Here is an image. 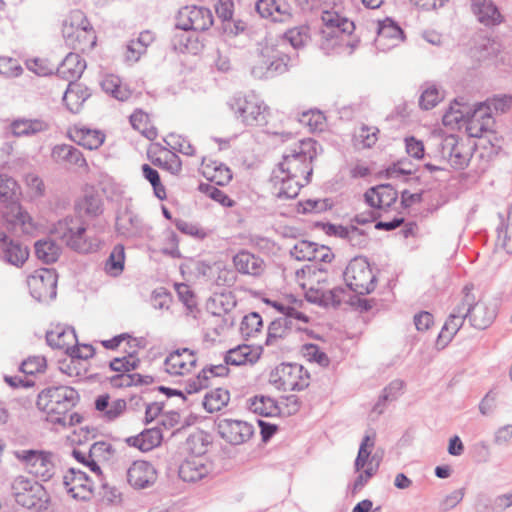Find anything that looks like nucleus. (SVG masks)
Masks as SVG:
<instances>
[{
	"mask_svg": "<svg viewBox=\"0 0 512 512\" xmlns=\"http://www.w3.org/2000/svg\"><path fill=\"white\" fill-rule=\"evenodd\" d=\"M10 132L15 137H31L49 129V123L43 119L19 117L10 123Z\"/></svg>",
	"mask_w": 512,
	"mask_h": 512,
	"instance_id": "bb28decb",
	"label": "nucleus"
},
{
	"mask_svg": "<svg viewBox=\"0 0 512 512\" xmlns=\"http://www.w3.org/2000/svg\"><path fill=\"white\" fill-rule=\"evenodd\" d=\"M90 95L91 93L86 86L70 81L64 92L63 102L70 112L78 113Z\"/></svg>",
	"mask_w": 512,
	"mask_h": 512,
	"instance_id": "7c9ffc66",
	"label": "nucleus"
},
{
	"mask_svg": "<svg viewBox=\"0 0 512 512\" xmlns=\"http://www.w3.org/2000/svg\"><path fill=\"white\" fill-rule=\"evenodd\" d=\"M271 21L273 22H288L292 18V7L285 0H279L276 11L272 12Z\"/></svg>",
	"mask_w": 512,
	"mask_h": 512,
	"instance_id": "69168bd1",
	"label": "nucleus"
},
{
	"mask_svg": "<svg viewBox=\"0 0 512 512\" xmlns=\"http://www.w3.org/2000/svg\"><path fill=\"white\" fill-rule=\"evenodd\" d=\"M267 303L271 304L277 311L283 314L281 318H287L291 320V322L297 320L303 323H307L309 320L304 313L297 311L290 305H286L278 301H267Z\"/></svg>",
	"mask_w": 512,
	"mask_h": 512,
	"instance_id": "6e6d98bb",
	"label": "nucleus"
},
{
	"mask_svg": "<svg viewBox=\"0 0 512 512\" xmlns=\"http://www.w3.org/2000/svg\"><path fill=\"white\" fill-rule=\"evenodd\" d=\"M28 287L31 296L37 301L52 300L57 294V274L48 268L37 270L28 278Z\"/></svg>",
	"mask_w": 512,
	"mask_h": 512,
	"instance_id": "a211bd4d",
	"label": "nucleus"
},
{
	"mask_svg": "<svg viewBox=\"0 0 512 512\" xmlns=\"http://www.w3.org/2000/svg\"><path fill=\"white\" fill-rule=\"evenodd\" d=\"M403 388V382L401 380H394L388 386H386L382 394L379 396L377 403L373 407V412L380 415L384 412L386 402L396 400Z\"/></svg>",
	"mask_w": 512,
	"mask_h": 512,
	"instance_id": "79ce46f5",
	"label": "nucleus"
},
{
	"mask_svg": "<svg viewBox=\"0 0 512 512\" xmlns=\"http://www.w3.org/2000/svg\"><path fill=\"white\" fill-rule=\"evenodd\" d=\"M78 206L81 211L91 217L101 214L103 210L101 199L96 195H86Z\"/></svg>",
	"mask_w": 512,
	"mask_h": 512,
	"instance_id": "4d7b16f0",
	"label": "nucleus"
},
{
	"mask_svg": "<svg viewBox=\"0 0 512 512\" xmlns=\"http://www.w3.org/2000/svg\"><path fill=\"white\" fill-rule=\"evenodd\" d=\"M403 39L402 29L390 18L379 23L376 46L380 49H389L396 46Z\"/></svg>",
	"mask_w": 512,
	"mask_h": 512,
	"instance_id": "a878e982",
	"label": "nucleus"
},
{
	"mask_svg": "<svg viewBox=\"0 0 512 512\" xmlns=\"http://www.w3.org/2000/svg\"><path fill=\"white\" fill-rule=\"evenodd\" d=\"M378 203L380 207H391L398 198V193L391 184H381L376 186Z\"/></svg>",
	"mask_w": 512,
	"mask_h": 512,
	"instance_id": "5fc2aeb1",
	"label": "nucleus"
},
{
	"mask_svg": "<svg viewBox=\"0 0 512 512\" xmlns=\"http://www.w3.org/2000/svg\"><path fill=\"white\" fill-rule=\"evenodd\" d=\"M294 322L287 318H277L272 321L267 330L266 345L279 347L281 342L290 334Z\"/></svg>",
	"mask_w": 512,
	"mask_h": 512,
	"instance_id": "f704fd0d",
	"label": "nucleus"
},
{
	"mask_svg": "<svg viewBox=\"0 0 512 512\" xmlns=\"http://www.w3.org/2000/svg\"><path fill=\"white\" fill-rule=\"evenodd\" d=\"M164 142L173 150L182 153L187 156H193L195 154V148L190 143V141L181 136L174 133L169 134Z\"/></svg>",
	"mask_w": 512,
	"mask_h": 512,
	"instance_id": "3c124183",
	"label": "nucleus"
},
{
	"mask_svg": "<svg viewBox=\"0 0 512 512\" xmlns=\"http://www.w3.org/2000/svg\"><path fill=\"white\" fill-rule=\"evenodd\" d=\"M248 408L253 413L264 417H272L280 414V407L277 402L273 398L263 395L250 398Z\"/></svg>",
	"mask_w": 512,
	"mask_h": 512,
	"instance_id": "e433bc0d",
	"label": "nucleus"
},
{
	"mask_svg": "<svg viewBox=\"0 0 512 512\" xmlns=\"http://www.w3.org/2000/svg\"><path fill=\"white\" fill-rule=\"evenodd\" d=\"M229 400L230 393L228 390L223 388H215L206 393L203 400V406L209 413H213L225 407Z\"/></svg>",
	"mask_w": 512,
	"mask_h": 512,
	"instance_id": "ea45409f",
	"label": "nucleus"
},
{
	"mask_svg": "<svg viewBox=\"0 0 512 512\" xmlns=\"http://www.w3.org/2000/svg\"><path fill=\"white\" fill-rule=\"evenodd\" d=\"M51 234L79 253H91L99 248L98 239L88 235L85 224L78 217L59 220L54 224Z\"/></svg>",
	"mask_w": 512,
	"mask_h": 512,
	"instance_id": "423d86ee",
	"label": "nucleus"
},
{
	"mask_svg": "<svg viewBox=\"0 0 512 512\" xmlns=\"http://www.w3.org/2000/svg\"><path fill=\"white\" fill-rule=\"evenodd\" d=\"M290 254L298 261H317L318 244L307 240L299 241L293 246Z\"/></svg>",
	"mask_w": 512,
	"mask_h": 512,
	"instance_id": "37998d69",
	"label": "nucleus"
},
{
	"mask_svg": "<svg viewBox=\"0 0 512 512\" xmlns=\"http://www.w3.org/2000/svg\"><path fill=\"white\" fill-rule=\"evenodd\" d=\"M464 146L459 143L456 135L450 134L443 138L440 152L444 159L456 169H463L468 165L469 155L463 152Z\"/></svg>",
	"mask_w": 512,
	"mask_h": 512,
	"instance_id": "5701e85b",
	"label": "nucleus"
},
{
	"mask_svg": "<svg viewBox=\"0 0 512 512\" xmlns=\"http://www.w3.org/2000/svg\"><path fill=\"white\" fill-rule=\"evenodd\" d=\"M127 482L134 489H145L157 479L155 467L147 461H134L126 472Z\"/></svg>",
	"mask_w": 512,
	"mask_h": 512,
	"instance_id": "aec40b11",
	"label": "nucleus"
},
{
	"mask_svg": "<svg viewBox=\"0 0 512 512\" xmlns=\"http://www.w3.org/2000/svg\"><path fill=\"white\" fill-rule=\"evenodd\" d=\"M199 190L223 206L231 207L234 204L233 200L230 199L222 190L211 184L202 183L199 186Z\"/></svg>",
	"mask_w": 512,
	"mask_h": 512,
	"instance_id": "bf43d9fd",
	"label": "nucleus"
},
{
	"mask_svg": "<svg viewBox=\"0 0 512 512\" xmlns=\"http://www.w3.org/2000/svg\"><path fill=\"white\" fill-rule=\"evenodd\" d=\"M61 248L50 239L39 240L35 243V254L43 263L50 264L57 261Z\"/></svg>",
	"mask_w": 512,
	"mask_h": 512,
	"instance_id": "58836bf2",
	"label": "nucleus"
},
{
	"mask_svg": "<svg viewBox=\"0 0 512 512\" xmlns=\"http://www.w3.org/2000/svg\"><path fill=\"white\" fill-rule=\"evenodd\" d=\"M46 341L52 348L64 350L70 357L86 360L93 357L95 349L90 344H83L87 353H80V346L77 344V336L72 327L57 326L54 330L46 333Z\"/></svg>",
	"mask_w": 512,
	"mask_h": 512,
	"instance_id": "ddd939ff",
	"label": "nucleus"
},
{
	"mask_svg": "<svg viewBox=\"0 0 512 512\" xmlns=\"http://www.w3.org/2000/svg\"><path fill=\"white\" fill-rule=\"evenodd\" d=\"M19 185L7 174H0V203L5 205L2 216L15 232L29 234L33 231L34 225L29 214L22 209L18 203Z\"/></svg>",
	"mask_w": 512,
	"mask_h": 512,
	"instance_id": "20e7f679",
	"label": "nucleus"
},
{
	"mask_svg": "<svg viewBox=\"0 0 512 512\" xmlns=\"http://www.w3.org/2000/svg\"><path fill=\"white\" fill-rule=\"evenodd\" d=\"M88 453L89 457L96 458L102 462H107L113 458L115 449L108 442L98 441L91 445Z\"/></svg>",
	"mask_w": 512,
	"mask_h": 512,
	"instance_id": "864d4df0",
	"label": "nucleus"
},
{
	"mask_svg": "<svg viewBox=\"0 0 512 512\" xmlns=\"http://www.w3.org/2000/svg\"><path fill=\"white\" fill-rule=\"evenodd\" d=\"M303 353L310 362H316L322 367H327L330 363L328 356L316 344H306Z\"/></svg>",
	"mask_w": 512,
	"mask_h": 512,
	"instance_id": "052dcab7",
	"label": "nucleus"
},
{
	"mask_svg": "<svg viewBox=\"0 0 512 512\" xmlns=\"http://www.w3.org/2000/svg\"><path fill=\"white\" fill-rule=\"evenodd\" d=\"M211 464L204 456H189L179 467V477L185 482H196L206 477Z\"/></svg>",
	"mask_w": 512,
	"mask_h": 512,
	"instance_id": "b1692460",
	"label": "nucleus"
},
{
	"mask_svg": "<svg viewBox=\"0 0 512 512\" xmlns=\"http://www.w3.org/2000/svg\"><path fill=\"white\" fill-rule=\"evenodd\" d=\"M375 445V435H365L360 443L357 457L354 462L356 472H360L365 466H369L372 449Z\"/></svg>",
	"mask_w": 512,
	"mask_h": 512,
	"instance_id": "c03bdc74",
	"label": "nucleus"
},
{
	"mask_svg": "<svg viewBox=\"0 0 512 512\" xmlns=\"http://www.w3.org/2000/svg\"><path fill=\"white\" fill-rule=\"evenodd\" d=\"M463 98L455 99L443 115L445 125L464 122L466 130L471 137L480 138L493 125L492 108L504 113L512 106V96H496L486 102L476 103L473 106L464 103Z\"/></svg>",
	"mask_w": 512,
	"mask_h": 512,
	"instance_id": "f03ea898",
	"label": "nucleus"
},
{
	"mask_svg": "<svg viewBox=\"0 0 512 512\" xmlns=\"http://www.w3.org/2000/svg\"><path fill=\"white\" fill-rule=\"evenodd\" d=\"M162 439L161 430L155 427L146 429L136 436L126 438V443L129 446L138 448L142 452H148L159 446Z\"/></svg>",
	"mask_w": 512,
	"mask_h": 512,
	"instance_id": "2f4dec72",
	"label": "nucleus"
},
{
	"mask_svg": "<svg viewBox=\"0 0 512 512\" xmlns=\"http://www.w3.org/2000/svg\"><path fill=\"white\" fill-rule=\"evenodd\" d=\"M227 105L236 119L246 126H257L265 122L266 105L253 92L236 93L227 101Z\"/></svg>",
	"mask_w": 512,
	"mask_h": 512,
	"instance_id": "6e6552de",
	"label": "nucleus"
},
{
	"mask_svg": "<svg viewBox=\"0 0 512 512\" xmlns=\"http://www.w3.org/2000/svg\"><path fill=\"white\" fill-rule=\"evenodd\" d=\"M210 9L203 6H185L176 16L175 28L184 31H206L213 25Z\"/></svg>",
	"mask_w": 512,
	"mask_h": 512,
	"instance_id": "dca6fc26",
	"label": "nucleus"
},
{
	"mask_svg": "<svg viewBox=\"0 0 512 512\" xmlns=\"http://www.w3.org/2000/svg\"><path fill=\"white\" fill-rule=\"evenodd\" d=\"M283 45L274 41L261 44L257 63L251 69L255 78H271L288 70L292 58L282 49Z\"/></svg>",
	"mask_w": 512,
	"mask_h": 512,
	"instance_id": "0eeeda50",
	"label": "nucleus"
},
{
	"mask_svg": "<svg viewBox=\"0 0 512 512\" xmlns=\"http://www.w3.org/2000/svg\"><path fill=\"white\" fill-rule=\"evenodd\" d=\"M441 100L439 90L435 86L427 87L419 98V105L424 110H430Z\"/></svg>",
	"mask_w": 512,
	"mask_h": 512,
	"instance_id": "680f3d73",
	"label": "nucleus"
},
{
	"mask_svg": "<svg viewBox=\"0 0 512 512\" xmlns=\"http://www.w3.org/2000/svg\"><path fill=\"white\" fill-rule=\"evenodd\" d=\"M28 256L29 251L27 247L10 239L4 232L0 231V259L20 267L28 259Z\"/></svg>",
	"mask_w": 512,
	"mask_h": 512,
	"instance_id": "393cba45",
	"label": "nucleus"
},
{
	"mask_svg": "<svg viewBox=\"0 0 512 512\" xmlns=\"http://www.w3.org/2000/svg\"><path fill=\"white\" fill-rule=\"evenodd\" d=\"M86 68V62L77 53H68L57 67V75L68 81L76 82Z\"/></svg>",
	"mask_w": 512,
	"mask_h": 512,
	"instance_id": "c756f323",
	"label": "nucleus"
},
{
	"mask_svg": "<svg viewBox=\"0 0 512 512\" xmlns=\"http://www.w3.org/2000/svg\"><path fill=\"white\" fill-rule=\"evenodd\" d=\"M75 17L80 18L81 22L76 27L73 23H64L63 37L68 46L75 50L85 52L91 50L96 45V35L93 28L86 18L80 12L75 14Z\"/></svg>",
	"mask_w": 512,
	"mask_h": 512,
	"instance_id": "2eb2a0df",
	"label": "nucleus"
},
{
	"mask_svg": "<svg viewBox=\"0 0 512 512\" xmlns=\"http://www.w3.org/2000/svg\"><path fill=\"white\" fill-rule=\"evenodd\" d=\"M512 507V490L492 498V512H504Z\"/></svg>",
	"mask_w": 512,
	"mask_h": 512,
	"instance_id": "774afa93",
	"label": "nucleus"
},
{
	"mask_svg": "<svg viewBox=\"0 0 512 512\" xmlns=\"http://www.w3.org/2000/svg\"><path fill=\"white\" fill-rule=\"evenodd\" d=\"M323 28L320 33V49L326 54L351 55L359 44L353 32L355 24L337 12L322 14Z\"/></svg>",
	"mask_w": 512,
	"mask_h": 512,
	"instance_id": "7ed1b4c3",
	"label": "nucleus"
},
{
	"mask_svg": "<svg viewBox=\"0 0 512 512\" xmlns=\"http://www.w3.org/2000/svg\"><path fill=\"white\" fill-rule=\"evenodd\" d=\"M140 360L133 359L132 355L116 357L110 361L109 367L112 371L119 373H131L139 367Z\"/></svg>",
	"mask_w": 512,
	"mask_h": 512,
	"instance_id": "603ef678",
	"label": "nucleus"
},
{
	"mask_svg": "<svg viewBox=\"0 0 512 512\" xmlns=\"http://www.w3.org/2000/svg\"><path fill=\"white\" fill-rule=\"evenodd\" d=\"M144 178L150 182L153 187L155 196L163 200L166 198V190L162 185L159 173L156 169L152 168L148 164H143L141 167Z\"/></svg>",
	"mask_w": 512,
	"mask_h": 512,
	"instance_id": "8fccbe9b",
	"label": "nucleus"
},
{
	"mask_svg": "<svg viewBox=\"0 0 512 512\" xmlns=\"http://www.w3.org/2000/svg\"><path fill=\"white\" fill-rule=\"evenodd\" d=\"M209 445V436L203 431L192 433L186 440L187 450L191 456H203Z\"/></svg>",
	"mask_w": 512,
	"mask_h": 512,
	"instance_id": "a18cd8bd",
	"label": "nucleus"
},
{
	"mask_svg": "<svg viewBox=\"0 0 512 512\" xmlns=\"http://www.w3.org/2000/svg\"><path fill=\"white\" fill-rule=\"evenodd\" d=\"M466 318H463L460 314H451L448 316V319L444 323L441 332L437 338V346L444 348L454 337V335L459 331V329L464 324Z\"/></svg>",
	"mask_w": 512,
	"mask_h": 512,
	"instance_id": "4c0bfd02",
	"label": "nucleus"
},
{
	"mask_svg": "<svg viewBox=\"0 0 512 512\" xmlns=\"http://www.w3.org/2000/svg\"><path fill=\"white\" fill-rule=\"evenodd\" d=\"M263 326L261 316L257 312L245 315L241 321L240 332L243 337H254Z\"/></svg>",
	"mask_w": 512,
	"mask_h": 512,
	"instance_id": "de8ad7c7",
	"label": "nucleus"
},
{
	"mask_svg": "<svg viewBox=\"0 0 512 512\" xmlns=\"http://www.w3.org/2000/svg\"><path fill=\"white\" fill-rule=\"evenodd\" d=\"M316 141L304 139L283 155V160L272 172V193L279 200L298 196L302 186L310 181L311 162L316 157Z\"/></svg>",
	"mask_w": 512,
	"mask_h": 512,
	"instance_id": "f257e3e1",
	"label": "nucleus"
},
{
	"mask_svg": "<svg viewBox=\"0 0 512 512\" xmlns=\"http://www.w3.org/2000/svg\"><path fill=\"white\" fill-rule=\"evenodd\" d=\"M197 363L195 352L189 348L171 352L164 361L165 371L171 375H184L192 371Z\"/></svg>",
	"mask_w": 512,
	"mask_h": 512,
	"instance_id": "4be33fe9",
	"label": "nucleus"
},
{
	"mask_svg": "<svg viewBox=\"0 0 512 512\" xmlns=\"http://www.w3.org/2000/svg\"><path fill=\"white\" fill-rule=\"evenodd\" d=\"M309 373L297 363H281L271 373L269 381L283 391H301L309 386Z\"/></svg>",
	"mask_w": 512,
	"mask_h": 512,
	"instance_id": "f8f14e48",
	"label": "nucleus"
},
{
	"mask_svg": "<svg viewBox=\"0 0 512 512\" xmlns=\"http://www.w3.org/2000/svg\"><path fill=\"white\" fill-rule=\"evenodd\" d=\"M66 491L79 500H89L98 488L99 482L90 478L85 472L71 468L63 477Z\"/></svg>",
	"mask_w": 512,
	"mask_h": 512,
	"instance_id": "f3484780",
	"label": "nucleus"
},
{
	"mask_svg": "<svg viewBox=\"0 0 512 512\" xmlns=\"http://www.w3.org/2000/svg\"><path fill=\"white\" fill-rule=\"evenodd\" d=\"M322 229L326 235L346 240L353 247L363 248L369 241L367 233L354 224L343 226L325 223L322 225Z\"/></svg>",
	"mask_w": 512,
	"mask_h": 512,
	"instance_id": "412c9836",
	"label": "nucleus"
},
{
	"mask_svg": "<svg viewBox=\"0 0 512 512\" xmlns=\"http://www.w3.org/2000/svg\"><path fill=\"white\" fill-rule=\"evenodd\" d=\"M125 251L124 246L117 244L113 247L105 264V269L111 275H118L124 268Z\"/></svg>",
	"mask_w": 512,
	"mask_h": 512,
	"instance_id": "49530a36",
	"label": "nucleus"
},
{
	"mask_svg": "<svg viewBox=\"0 0 512 512\" xmlns=\"http://www.w3.org/2000/svg\"><path fill=\"white\" fill-rule=\"evenodd\" d=\"M344 280L349 290L359 295L369 294L376 287V276L373 274L365 257H355L344 271Z\"/></svg>",
	"mask_w": 512,
	"mask_h": 512,
	"instance_id": "9d476101",
	"label": "nucleus"
},
{
	"mask_svg": "<svg viewBox=\"0 0 512 512\" xmlns=\"http://www.w3.org/2000/svg\"><path fill=\"white\" fill-rule=\"evenodd\" d=\"M79 401L78 392L69 386H51L42 390L36 405L46 413V420L52 424L65 423L67 414Z\"/></svg>",
	"mask_w": 512,
	"mask_h": 512,
	"instance_id": "39448f33",
	"label": "nucleus"
},
{
	"mask_svg": "<svg viewBox=\"0 0 512 512\" xmlns=\"http://www.w3.org/2000/svg\"><path fill=\"white\" fill-rule=\"evenodd\" d=\"M23 68L17 59L11 57H0V74L6 77H17L21 75Z\"/></svg>",
	"mask_w": 512,
	"mask_h": 512,
	"instance_id": "e2e57ef3",
	"label": "nucleus"
},
{
	"mask_svg": "<svg viewBox=\"0 0 512 512\" xmlns=\"http://www.w3.org/2000/svg\"><path fill=\"white\" fill-rule=\"evenodd\" d=\"M473 285H465L462 292L464 297L457 306L454 307L451 314H460L463 318H468L467 310L475 303V296L472 294Z\"/></svg>",
	"mask_w": 512,
	"mask_h": 512,
	"instance_id": "13d9d810",
	"label": "nucleus"
},
{
	"mask_svg": "<svg viewBox=\"0 0 512 512\" xmlns=\"http://www.w3.org/2000/svg\"><path fill=\"white\" fill-rule=\"evenodd\" d=\"M71 137L77 144L89 150L98 149L105 139L102 132L85 127L75 129Z\"/></svg>",
	"mask_w": 512,
	"mask_h": 512,
	"instance_id": "c9c22d12",
	"label": "nucleus"
},
{
	"mask_svg": "<svg viewBox=\"0 0 512 512\" xmlns=\"http://www.w3.org/2000/svg\"><path fill=\"white\" fill-rule=\"evenodd\" d=\"M250 356V347L247 345H243L227 351L224 356V361L226 362V364H230L233 366H241L246 364L247 362H252Z\"/></svg>",
	"mask_w": 512,
	"mask_h": 512,
	"instance_id": "09e8293b",
	"label": "nucleus"
},
{
	"mask_svg": "<svg viewBox=\"0 0 512 512\" xmlns=\"http://www.w3.org/2000/svg\"><path fill=\"white\" fill-rule=\"evenodd\" d=\"M147 122L148 115L142 111H136L130 116V123L132 127L140 131L148 139H153L156 136V132L154 130L146 131Z\"/></svg>",
	"mask_w": 512,
	"mask_h": 512,
	"instance_id": "0e129e2a",
	"label": "nucleus"
},
{
	"mask_svg": "<svg viewBox=\"0 0 512 512\" xmlns=\"http://www.w3.org/2000/svg\"><path fill=\"white\" fill-rule=\"evenodd\" d=\"M216 428L221 438L231 445L244 444L254 435L253 425L242 420L219 419Z\"/></svg>",
	"mask_w": 512,
	"mask_h": 512,
	"instance_id": "6ab92c4d",
	"label": "nucleus"
},
{
	"mask_svg": "<svg viewBox=\"0 0 512 512\" xmlns=\"http://www.w3.org/2000/svg\"><path fill=\"white\" fill-rule=\"evenodd\" d=\"M468 319L471 325L476 329H485L492 324L496 313L494 309L489 308L485 303L475 302L470 309L467 310Z\"/></svg>",
	"mask_w": 512,
	"mask_h": 512,
	"instance_id": "72a5a7b5",
	"label": "nucleus"
},
{
	"mask_svg": "<svg viewBox=\"0 0 512 512\" xmlns=\"http://www.w3.org/2000/svg\"><path fill=\"white\" fill-rule=\"evenodd\" d=\"M233 264L239 273L254 277L260 276L265 268L263 259L246 250L238 252L233 257Z\"/></svg>",
	"mask_w": 512,
	"mask_h": 512,
	"instance_id": "cd10ccee",
	"label": "nucleus"
},
{
	"mask_svg": "<svg viewBox=\"0 0 512 512\" xmlns=\"http://www.w3.org/2000/svg\"><path fill=\"white\" fill-rule=\"evenodd\" d=\"M471 10L478 21L485 26H494L503 20L492 0H471Z\"/></svg>",
	"mask_w": 512,
	"mask_h": 512,
	"instance_id": "c85d7f7f",
	"label": "nucleus"
},
{
	"mask_svg": "<svg viewBox=\"0 0 512 512\" xmlns=\"http://www.w3.org/2000/svg\"><path fill=\"white\" fill-rule=\"evenodd\" d=\"M11 489L16 503L22 507L36 511L47 509L48 495L38 482L18 476L13 480Z\"/></svg>",
	"mask_w": 512,
	"mask_h": 512,
	"instance_id": "1a4fd4ad",
	"label": "nucleus"
},
{
	"mask_svg": "<svg viewBox=\"0 0 512 512\" xmlns=\"http://www.w3.org/2000/svg\"><path fill=\"white\" fill-rule=\"evenodd\" d=\"M126 409V401L124 399H116L110 402L109 407L102 414L107 421H113L120 417Z\"/></svg>",
	"mask_w": 512,
	"mask_h": 512,
	"instance_id": "338daca9",
	"label": "nucleus"
},
{
	"mask_svg": "<svg viewBox=\"0 0 512 512\" xmlns=\"http://www.w3.org/2000/svg\"><path fill=\"white\" fill-rule=\"evenodd\" d=\"M310 39V29L307 25H300L288 29L283 35V40L288 42L294 49L303 48Z\"/></svg>",
	"mask_w": 512,
	"mask_h": 512,
	"instance_id": "a19ab883",
	"label": "nucleus"
},
{
	"mask_svg": "<svg viewBox=\"0 0 512 512\" xmlns=\"http://www.w3.org/2000/svg\"><path fill=\"white\" fill-rule=\"evenodd\" d=\"M51 155H52V158L57 163L74 165L79 168L87 167V162H86L82 152L78 148H76L72 145H68V144L56 145L52 149Z\"/></svg>",
	"mask_w": 512,
	"mask_h": 512,
	"instance_id": "473e14b6",
	"label": "nucleus"
},
{
	"mask_svg": "<svg viewBox=\"0 0 512 512\" xmlns=\"http://www.w3.org/2000/svg\"><path fill=\"white\" fill-rule=\"evenodd\" d=\"M14 455L29 474L41 481H49L55 475L56 466L51 452L23 449L15 451Z\"/></svg>",
	"mask_w": 512,
	"mask_h": 512,
	"instance_id": "9b49d317",
	"label": "nucleus"
},
{
	"mask_svg": "<svg viewBox=\"0 0 512 512\" xmlns=\"http://www.w3.org/2000/svg\"><path fill=\"white\" fill-rule=\"evenodd\" d=\"M115 231L125 239H138L145 235L147 225L140 215L135 212L130 201H125L118 207L115 218Z\"/></svg>",
	"mask_w": 512,
	"mask_h": 512,
	"instance_id": "4468645a",
	"label": "nucleus"
}]
</instances>
